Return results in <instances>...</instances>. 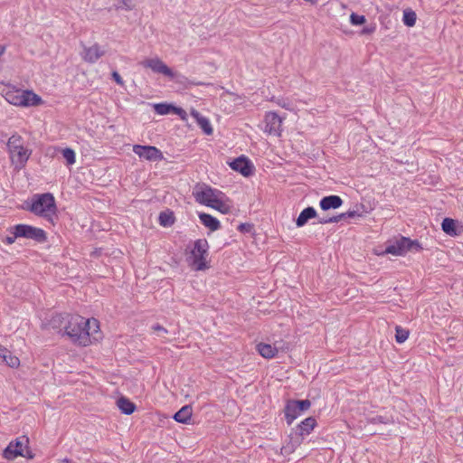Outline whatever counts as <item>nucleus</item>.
<instances>
[{"label": "nucleus", "mask_w": 463, "mask_h": 463, "mask_svg": "<svg viewBox=\"0 0 463 463\" xmlns=\"http://www.w3.org/2000/svg\"><path fill=\"white\" fill-rule=\"evenodd\" d=\"M192 417V408L191 406H184L181 408V410L177 411L175 414H174L173 419L175 420L176 422L187 423L190 421Z\"/></svg>", "instance_id": "obj_23"}, {"label": "nucleus", "mask_w": 463, "mask_h": 463, "mask_svg": "<svg viewBox=\"0 0 463 463\" xmlns=\"http://www.w3.org/2000/svg\"><path fill=\"white\" fill-rule=\"evenodd\" d=\"M441 229L444 233L451 237H457L463 232V226L457 220L445 218L441 222Z\"/></svg>", "instance_id": "obj_15"}, {"label": "nucleus", "mask_w": 463, "mask_h": 463, "mask_svg": "<svg viewBox=\"0 0 463 463\" xmlns=\"http://www.w3.org/2000/svg\"><path fill=\"white\" fill-rule=\"evenodd\" d=\"M153 333L156 334V336L165 338V335L167 334V329L159 326L156 325L152 326Z\"/></svg>", "instance_id": "obj_34"}, {"label": "nucleus", "mask_w": 463, "mask_h": 463, "mask_svg": "<svg viewBox=\"0 0 463 463\" xmlns=\"http://www.w3.org/2000/svg\"><path fill=\"white\" fill-rule=\"evenodd\" d=\"M103 54V51L100 49V46L98 44L86 47L83 49L82 59L85 60L86 62L93 63L98 61Z\"/></svg>", "instance_id": "obj_18"}, {"label": "nucleus", "mask_w": 463, "mask_h": 463, "mask_svg": "<svg viewBox=\"0 0 463 463\" xmlns=\"http://www.w3.org/2000/svg\"><path fill=\"white\" fill-rule=\"evenodd\" d=\"M118 406L122 413L130 415L135 411V405L127 398H120L118 401Z\"/></svg>", "instance_id": "obj_24"}, {"label": "nucleus", "mask_w": 463, "mask_h": 463, "mask_svg": "<svg viewBox=\"0 0 463 463\" xmlns=\"http://www.w3.org/2000/svg\"><path fill=\"white\" fill-rule=\"evenodd\" d=\"M10 158L12 164L15 165L16 168H23L25 163L29 160L31 150L25 146L9 149Z\"/></svg>", "instance_id": "obj_12"}, {"label": "nucleus", "mask_w": 463, "mask_h": 463, "mask_svg": "<svg viewBox=\"0 0 463 463\" xmlns=\"http://www.w3.org/2000/svg\"><path fill=\"white\" fill-rule=\"evenodd\" d=\"M416 23V14L412 10L403 11V24L408 27H413Z\"/></svg>", "instance_id": "obj_29"}, {"label": "nucleus", "mask_w": 463, "mask_h": 463, "mask_svg": "<svg viewBox=\"0 0 463 463\" xmlns=\"http://www.w3.org/2000/svg\"><path fill=\"white\" fill-rule=\"evenodd\" d=\"M140 66L145 69H150L154 73L162 74L170 79L175 77L173 70L157 57H150L141 61Z\"/></svg>", "instance_id": "obj_9"}, {"label": "nucleus", "mask_w": 463, "mask_h": 463, "mask_svg": "<svg viewBox=\"0 0 463 463\" xmlns=\"http://www.w3.org/2000/svg\"><path fill=\"white\" fill-rule=\"evenodd\" d=\"M229 166L233 171L240 173L243 176H250L254 173V165L252 162L244 156L229 162Z\"/></svg>", "instance_id": "obj_11"}, {"label": "nucleus", "mask_w": 463, "mask_h": 463, "mask_svg": "<svg viewBox=\"0 0 463 463\" xmlns=\"http://www.w3.org/2000/svg\"><path fill=\"white\" fill-rule=\"evenodd\" d=\"M173 114L180 117V118L183 120V121H186L187 120V113L186 111L180 108V107H175L174 108V110L172 112Z\"/></svg>", "instance_id": "obj_35"}, {"label": "nucleus", "mask_w": 463, "mask_h": 463, "mask_svg": "<svg viewBox=\"0 0 463 463\" xmlns=\"http://www.w3.org/2000/svg\"><path fill=\"white\" fill-rule=\"evenodd\" d=\"M410 332L401 326H395V341L399 344H403L409 338Z\"/></svg>", "instance_id": "obj_28"}, {"label": "nucleus", "mask_w": 463, "mask_h": 463, "mask_svg": "<svg viewBox=\"0 0 463 463\" xmlns=\"http://www.w3.org/2000/svg\"><path fill=\"white\" fill-rule=\"evenodd\" d=\"M209 255V243L205 239H199L194 241V249L191 250L187 262L195 270H204L209 268L206 258Z\"/></svg>", "instance_id": "obj_5"}, {"label": "nucleus", "mask_w": 463, "mask_h": 463, "mask_svg": "<svg viewBox=\"0 0 463 463\" xmlns=\"http://www.w3.org/2000/svg\"><path fill=\"white\" fill-rule=\"evenodd\" d=\"M7 150L13 149V148H18L20 146H24L23 145L22 137L19 135H12L9 138V141H7Z\"/></svg>", "instance_id": "obj_30"}, {"label": "nucleus", "mask_w": 463, "mask_h": 463, "mask_svg": "<svg viewBox=\"0 0 463 463\" xmlns=\"http://www.w3.org/2000/svg\"><path fill=\"white\" fill-rule=\"evenodd\" d=\"M133 152L138 157L150 162H157L163 158L162 152L154 146L134 145Z\"/></svg>", "instance_id": "obj_10"}, {"label": "nucleus", "mask_w": 463, "mask_h": 463, "mask_svg": "<svg viewBox=\"0 0 463 463\" xmlns=\"http://www.w3.org/2000/svg\"><path fill=\"white\" fill-rule=\"evenodd\" d=\"M2 347H3V346H2V345H0V352L2 351Z\"/></svg>", "instance_id": "obj_46"}, {"label": "nucleus", "mask_w": 463, "mask_h": 463, "mask_svg": "<svg viewBox=\"0 0 463 463\" xmlns=\"http://www.w3.org/2000/svg\"><path fill=\"white\" fill-rule=\"evenodd\" d=\"M281 118L274 112H268L265 117L263 130L269 135L279 136L281 131Z\"/></svg>", "instance_id": "obj_14"}, {"label": "nucleus", "mask_w": 463, "mask_h": 463, "mask_svg": "<svg viewBox=\"0 0 463 463\" xmlns=\"http://www.w3.org/2000/svg\"><path fill=\"white\" fill-rule=\"evenodd\" d=\"M16 238L17 237H14V236L13 237H6V243L7 244H12L14 241H15Z\"/></svg>", "instance_id": "obj_40"}, {"label": "nucleus", "mask_w": 463, "mask_h": 463, "mask_svg": "<svg viewBox=\"0 0 463 463\" xmlns=\"http://www.w3.org/2000/svg\"><path fill=\"white\" fill-rule=\"evenodd\" d=\"M159 223H161L163 227H168L173 223V218L167 213H161L159 214Z\"/></svg>", "instance_id": "obj_33"}, {"label": "nucleus", "mask_w": 463, "mask_h": 463, "mask_svg": "<svg viewBox=\"0 0 463 463\" xmlns=\"http://www.w3.org/2000/svg\"><path fill=\"white\" fill-rule=\"evenodd\" d=\"M240 228L245 230V227L243 225H240Z\"/></svg>", "instance_id": "obj_44"}, {"label": "nucleus", "mask_w": 463, "mask_h": 463, "mask_svg": "<svg viewBox=\"0 0 463 463\" xmlns=\"http://www.w3.org/2000/svg\"><path fill=\"white\" fill-rule=\"evenodd\" d=\"M306 3L311 4V5H317L318 3V0H303Z\"/></svg>", "instance_id": "obj_41"}, {"label": "nucleus", "mask_w": 463, "mask_h": 463, "mask_svg": "<svg viewBox=\"0 0 463 463\" xmlns=\"http://www.w3.org/2000/svg\"><path fill=\"white\" fill-rule=\"evenodd\" d=\"M29 439L26 437L16 438L15 440L10 442L6 449L3 450V458L6 460H13L19 457L32 458L33 456L29 449Z\"/></svg>", "instance_id": "obj_7"}, {"label": "nucleus", "mask_w": 463, "mask_h": 463, "mask_svg": "<svg viewBox=\"0 0 463 463\" xmlns=\"http://www.w3.org/2000/svg\"><path fill=\"white\" fill-rule=\"evenodd\" d=\"M349 22H351V24L355 26L363 25L365 24L366 18L363 14H356L354 13H352V14L349 15Z\"/></svg>", "instance_id": "obj_32"}, {"label": "nucleus", "mask_w": 463, "mask_h": 463, "mask_svg": "<svg viewBox=\"0 0 463 463\" xmlns=\"http://www.w3.org/2000/svg\"><path fill=\"white\" fill-rule=\"evenodd\" d=\"M342 219V215L328 218L326 220L320 221L319 223H336Z\"/></svg>", "instance_id": "obj_37"}, {"label": "nucleus", "mask_w": 463, "mask_h": 463, "mask_svg": "<svg viewBox=\"0 0 463 463\" xmlns=\"http://www.w3.org/2000/svg\"><path fill=\"white\" fill-rule=\"evenodd\" d=\"M375 30H376L375 24H372L370 26H365L361 31V34L362 35H371L372 33H373L375 32Z\"/></svg>", "instance_id": "obj_36"}, {"label": "nucleus", "mask_w": 463, "mask_h": 463, "mask_svg": "<svg viewBox=\"0 0 463 463\" xmlns=\"http://www.w3.org/2000/svg\"><path fill=\"white\" fill-rule=\"evenodd\" d=\"M12 234L14 238H26L39 242L45 241L46 236L43 229L26 224H18L12 227Z\"/></svg>", "instance_id": "obj_8"}, {"label": "nucleus", "mask_w": 463, "mask_h": 463, "mask_svg": "<svg viewBox=\"0 0 463 463\" xmlns=\"http://www.w3.org/2000/svg\"><path fill=\"white\" fill-rule=\"evenodd\" d=\"M191 116L193 118L195 119L197 125H199V127L201 128L202 131L204 132V134L212 135L213 128L211 127V123L208 118L200 114V112L195 109L191 110Z\"/></svg>", "instance_id": "obj_19"}, {"label": "nucleus", "mask_w": 463, "mask_h": 463, "mask_svg": "<svg viewBox=\"0 0 463 463\" xmlns=\"http://www.w3.org/2000/svg\"><path fill=\"white\" fill-rule=\"evenodd\" d=\"M114 9L130 10L134 7V0H110Z\"/></svg>", "instance_id": "obj_27"}, {"label": "nucleus", "mask_w": 463, "mask_h": 463, "mask_svg": "<svg viewBox=\"0 0 463 463\" xmlns=\"http://www.w3.org/2000/svg\"><path fill=\"white\" fill-rule=\"evenodd\" d=\"M240 228L245 230V227L243 225H240Z\"/></svg>", "instance_id": "obj_43"}, {"label": "nucleus", "mask_w": 463, "mask_h": 463, "mask_svg": "<svg viewBox=\"0 0 463 463\" xmlns=\"http://www.w3.org/2000/svg\"><path fill=\"white\" fill-rule=\"evenodd\" d=\"M257 350L259 354L265 358H273L276 354V348L267 344H259Z\"/></svg>", "instance_id": "obj_25"}, {"label": "nucleus", "mask_w": 463, "mask_h": 463, "mask_svg": "<svg viewBox=\"0 0 463 463\" xmlns=\"http://www.w3.org/2000/svg\"><path fill=\"white\" fill-rule=\"evenodd\" d=\"M353 215H354V213H348V216H351V217H352Z\"/></svg>", "instance_id": "obj_45"}, {"label": "nucleus", "mask_w": 463, "mask_h": 463, "mask_svg": "<svg viewBox=\"0 0 463 463\" xmlns=\"http://www.w3.org/2000/svg\"><path fill=\"white\" fill-rule=\"evenodd\" d=\"M412 250H421L422 247L417 241H412L408 237H401L391 244L387 245L384 251L376 253V255L382 256L385 254H391L396 257L405 256Z\"/></svg>", "instance_id": "obj_6"}, {"label": "nucleus", "mask_w": 463, "mask_h": 463, "mask_svg": "<svg viewBox=\"0 0 463 463\" xmlns=\"http://www.w3.org/2000/svg\"><path fill=\"white\" fill-rule=\"evenodd\" d=\"M0 358L10 368H17L20 365L19 358L16 355H13L12 353L5 347H2Z\"/></svg>", "instance_id": "obj_22"}, {"label": "nucleus", "mask_w": 463, "mask_h": 463, "mask_svg": "<svg viewBox=\"0 0 463 463\" xmlns=\"http://www.w3.org/2000/svg\"><path fill=\"white\" fill-rule=\"evenodd\" d=\"M199 219L201 223L212 232L217 231L221 227L219 220L208 213H200Z\"/></svg>", "instance_id": "obj_21"}, {"label": "nucleus", "mask_w": 463, "mask_h": 463, "mask_svg": "<svg viewBox=\"0 0 463 463\" xmlns=\"http://www.w3.org/2000/svg\"><path fill=\"white\" fill-rule=\"evenodd\" d=\"M343 200L338 195H327L320 199L319 207L323 211L337 209L342 206Z\"/></svg>", "instance_id": "obj_17"}, {"label": "nucleus", "mask_w": 463, "mask_h": 463, "mask_svg": "<svg viewBox=\"0 0 463 463\" xmlns=\"http://www.w3.org/2000/svg\"><path fill=\"white\" fill-rule=\"evenodd\" d=\"M317 426L316 419L309 417L302 421L296 427L295 439L296 442H301L305 437L311 434Z\"/></svg>", "instance_id": "obj_13"}, {"label": "nucleus", "mask_w": 463, "mask_h": 463, "mask_svg": "<svg viewBox=\"0 0 463 463\" xmlns=\"http://www.w3.org/2000/svg\"><path fill=\"white\" fill-rule=\"evenodd\" d=\"M62 157L66 160L67 165H72L75 163V153L72 148L62 149Z\"/></svg>", "instance_id": "obj_31"}, {"label": "nucleus", "mask_w": 463, "mask_h": 463, "mask_svg": "<svg viewBox=\"0 0 463 463\" xmlns=\"http://www.w3.org/2000/svg\"><path fill=\"white\" fill-rule=\"evenodd\" d=\"M5 52V46L0 45V56Z\"/></svg>", "instance_id": "obj_42"}, {"label": "nucleus", "mask_w": 463, "mask_h": 463, "mask_svg": "<svg viewBox=\"0 0 463 463\" xmlns=\"http://www.w3.org/2000/svg\"><path fill=\"white\" fill-rule=\"evenodd\" d=\"M111 77H112V79H114L116 83H118L119 85H124V80L121 79V76L119 75L118 72H117V71L112 72Z\"/></svg>", "instance_id": "obj_38"}, {"label": "nucleus", "mask_w": 463, "mask_h": 463, "mask_svg": "<svg viewBox=\"0 0 463 463\" xmlns=\"http://www.w3.org/2000/svg\"><path fill=\"white\" fill-rule=\"evenodd\" d=\"M153 108L157 115H168L173 112L175 106L168 103H156Z\"/></svg>", "instance_id": "obj_26"}, {"label": "nucleus", "mask_w": 463, "mask_h": 463, "mask_svg": "<svg viewBox=\"0 0 463 463\" xmlns=\"http://www.w3.org/2000/svg\"><path fill=\"white\" fill-rule=\"evenodd\" d=\"M311 402L308 399L301 401H291V421L309 410Z\"/></svg>", "instance_id": "obj_16"}, {"label": "nucleus", "mask_w": 463, "mask_h": 463, "mask_svg": "<svg viewBox=\"0 0 463 463\" xmlns=\"http://www.w3.org/2000/svg\"><path fill=\"white\" fill-rule=\"evenodd\" d=\"M284 415H285L286 421L288 424V401H286Z\"/></svg>", "instance_id": "obj_39"}, {"label": "nucleus", "mask_w": 463, "mask_h": 463, "mask_svg": "<svg viewBox=\"0 0 463 463\" xmlns=\"http://www.w3.org/2000/svg\"><path fill=\"white\" fill-rule=\"evenodd\" d=\"M99 331V323L95 318H85L80 315L69 316L64 333L72 342L80 345H89L92 340H97L95 335Z\"/></svg>", "instance_id": "obj_1"}, {"label": "nucleus", "mask_w": 463, "mask_h": 463, "mask_svg": "<svg viewBox=\"0 0 463 463\" xmlns=\"http://www.w3.org/2000/svg\"><path fill=\"white\" fill-rule=\"evenodd\" d=\"M316 210L313 206L306 207L303 211H301L298 218L296 220L297 227H302L306 223L308 222L311 219L316 217Z\"/></svg>", "instance_id": "obj_20"}, {"label": "nucleus", "mask_w": 463, "mask_h": 463, "mask_svg": "<svg viewBox=\"0 0 463 463\" xmlns=\"http://www.w3.org/2000/svg\"><path fill=\"white\" fill-rule=\"evenodd\" d=\"M25 209L48 220H52L57 213L54 196L50 193L34 194L26 202Z\"/></svg>", "instance_id": "obj_4"}, {"label": "nucleus", "mask_w": 463, "mask_h": 463, "mask_svg": "<svg viewBox=\"0 0 463 463\" xmlns=\"http://www.w3.org/2000/svg\"><path fill=\"white\" fill-rule=\"evenodd\" d=\"M0 94L7 103L15 107L30 108L43 104V99L34 91L29 90H22L6 83H0Z\"/></svg>", "instance_id": "obj_3"}, {"label": "nucleus", "mask_w": 463, "mask_h": 463, "mask_svg": "<svg viewBox=\"0 0 463 463\" xmlns=\"http://www.w3.org/2000/svg\"><path fill=\"white\" fill-rule=\"evenodd\" d=\"M196 203L227 214L232 209V203L223 192L205 184H197L194 189Z\"/></svg>", "instance_id": "obj_2"}]
</instances>
